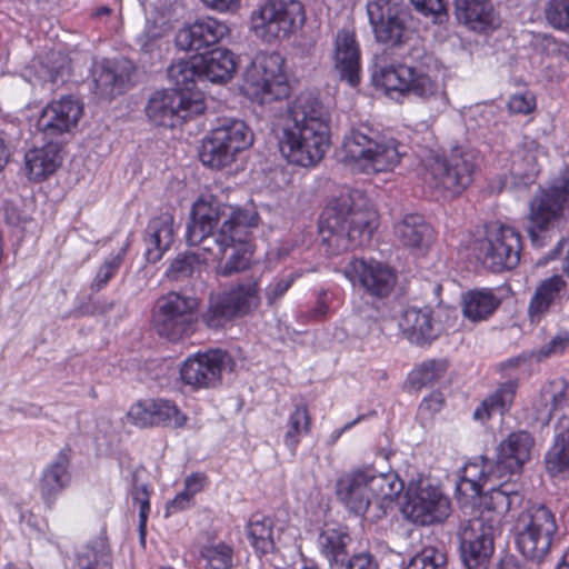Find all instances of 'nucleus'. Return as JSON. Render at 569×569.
<instances>
[{"instance_id":"nucleus-1","label":"nucleus","mask_w":569,"mask_h":569,"mask_svg":"<svg viewBox=\"0 0 569 569\" xmlns=\"http://www.w3.org/2000/svg\"><path fill=\"white\" fill-rule=\"evenodd\" d=\"M258 221V212L252 207H232L210 196L193 204L186 239L218 262L219 276L229 277L249 267L248 229Z\"/></svg>"},{"instance_id":"nucleus-2","label":"nucleus","mask_w":569,"mask_h":569,"mask_svg":"<svg viewBox=\"0 0 569 569\" xmlns=\"http://www.w3.org/2000/svg\"><path fill=\"white\" fill-rule=\"evenodd\" d=\"M330 144V114L313 92H301L291 103L279 138V149L288 162L311 167Z\"/></svg>"},{"instance_id":"nucleus-3","label":"nucleus","mask_w":569,"mask_h":569,"mask_svg":"<svg viewBox=\"0 0 569 569\" xmlns=\"http://www.w3.org/2000/svg\"><path fill=\"white\" fill-rule=\"evenodd\" d=\"M377 228V213L368 207H357L351 197L329 202L319 220V232L325 250L338 256L370 239Z\"/></svg>"},{"instance_id":"nucleus-4","label":"nucleus","mask_w":569,"mask_h":569,"mask_svg":"<svg viewBox=\"0 0 569 569\" xmlns=\"http://www.w3.org/2000/svg\"><path fill=\"white\" fill-rule=\"evenodd\" d=\"M341 160L351 170L378 173L393 170L407 154L405 144L367 126L352 128L341 146Z\"/></svg>"},{"instance_id":"nucleus-5","label":"nucleus","mask_w":569,"mask_h":569,"mask_svg":"<svg viewBox=\"0 0 569 569\" xmlns=\"http://www.w3.org/2000/svg\"><path fill=\"white\" fill-rule=\"evenodd\" d=\"M569 211V170H563L546 188H539L529 201L526 230L533 246L545 244V233Z\"/></svg>"},{"instance_id":"nucleus-6","label":"nucleus","mask_w":569,"mask_h":569,"mask_svg":"<svg viewBox=\"0 0 569 569\" xmlns=\"http://www.w3.org/2000/svg\"><path fill=\"white\" fill-rule=\"evenodd\" d=\"M558 531L556 516L545 505L533 503L515 519V543L520 553L537 563L549 555Z\"/></svg>"},{"instance_id":"nucleus-7","label":"nucleus","mask_w":569,"mask_h":569,"mask_svg":"<svg viewBox=\"0 0 569 569\" xmlns=\"http://www.w3.org/2000/svg\"><path fill=\"white\" fill-rule=\"evenodd\" d=\"M476 167V151L457 146L447 156L431 157L426 163L423 179L431 188L458 196L472 183Z\"/></svg>"},{"instance_id":"nucleus-8","label":"nucleus","mask_w":569,"mask_h":569,"mask_svg":"<svg viewBox=\"0 0 569 569\" xmlns=\"http://www.w3.org/2000/svg\"><path fill=\"white\" fill-rule=\"evenodd\" d=\"M373 81L387 93L413 94L430 103L436 111H441L448 106L447 93L439 83L428 74L406 64L380 68L373 73Z\"/></svg>"},{"instance_id":"nucleus-9","label":"nucleus","mask_w":569,"mask_h":569,"mask_svg":"<svg viewBox=\"0 0 569 569\" xmlns=\"http://www.w3.org/2000/svg\"><path fill=\"white\" fill-rule=\"evenodd\" d=\"M252 143V134L244 121L236 118L219 119L199 151L201 162L211 169L229 166L234 156Z\"/></svg>"},{"instance_id":"nucleus-10","label":"nucleus","mask_w":569,"mask_h":569,"mask_svg":"<svg viewBox=\"0 0 569 569\" xmlns=\"http://www.w3.org/2000/svg\"><path fill=\"white\" fill-rule=\"evenodd\" d=\"M367 14L376 41L387 47L402 46L415 31L411 10L403 0L369 1Z\"/></svg>"},{"instance_id":"nucleus-11","label":"nucleus","mask_w":569,"mask_h":569,"mask_svg":"<svg viewBox=\"0 0 569 569\" xmlns=\"http://www.w3.org/2000/svg\"><path fill=\"white\" fill-rule=\"evenodd\" d=\"M283 64L279 52L258 53L244 72L247 92L261 103L287 97L289 84Z\"/></svg>"},{"instance_id":"nucleus-12","label":"nucleus","mask_w":569,"mask_h":569,"mask_svg":"<svg viewBox=\"0 0 569 569\" xmlns=\"http://www.w3.org/2000/svg\"><path fill=\"white\" fill-rule=\"evenodd\" d=\"M199 301L191 296L169 292L157 302L152 328L162 338L178 341L190 336L197 321Z\"/></svg>"},{"instance_id":"nucleus-13","label":"nucleus","mask_w":569,"mask_h":569,"mask_svg":"<svg viewBox=\"0 0 569 569\" xmlns=\"http://www.w3.org/2000/svg\"><path fill=\"white\" fill-rule=\"evenodd\" d=\"M521 249L520 233L512 227L497 222L487 226L485 238L476 240L472 248L477 259L493 272L516 268Z\"/></svg>"},{"instance_id":"nucleus-14","label":"nucleus","mask_w":569,"mask_h":569,"mask_svg":"<svg viewBox=\"0 0 569 569\" xmlns=\"http://www.w3.org/2000/svg\"><path fill=\"white\" fill-rule=\"evenodd\" d=\"M303 22V6L298 0H266L252 14V29L266 42L288 38Z\"/></svg>"},{"instance_id":"nucleus-15","label":"nucleus","mask_w":569,"mask_h":569,"mask_svg":"<svg viewBox=\"0 0 569 569\" xmlns=\"http://www.w3.org/2000/svg\"><path fill=\"white\" fill-rule=\"evenodd\" d=\"M204 110L203 99L198 93L187 97L178 90H158L148 99L144 113L154 126L173 128Z\"/></svg>"},{"instance_id":"nucleus-16","label":"nucleus","mask_w":569,"mask_h":569,"mask_svg":"<svg viewBox=\"0 0 569 569\" xmlns=\"http://www.w3.org/2000/svg\"><path fill=\"white\" fill-rule=\"evenodd\" d=\"M260 301L257 282L239 284L238 287L212 297L202 321L208 328L219 329L234 318L242 317L258 307Z\"/></svg>"},{"instance_id":"nucleus-17","label":"nucleus","mask_w":569,"mask_h":569,"mask_svg":"<svg viewBox=\"0 0 569 569\" xmlns=\"http://www.w3.org/2000/svg\"><path fill=\"white\" fill-rule=\"evenodd\" d=\"M343 273L353 287L361 288L373 299L387 298L397 283L396 270L377 260L351 259L343 268Z\"/></svg>"},{"instance_id":"nucleus-18","label":"nucleus","mask_w":569,"mask_h":569,"mask_svg":"<svg viewBox=\"0 0 569 569\" xmlns=\"http://www.w3.org/2000/svg\"><path fill=\"white\" fill-rule=\"evenodd\" d=\"M497 531L481 521L469 519L459 530L460 555L466 569H487L493 553V539Z\"/></svg>"},{"instance_id":"nucleus-19","label":"nucleus","mask_w":569,"mask_h":569,"mask_svg":"<svg viewBox=\"0 0 569 569\" xmlns=\"http://www.w3.org/2000/svg\"><path fill=\"white\" fill-rule=\"evenodd\" d=\"M230 361V356L220 349L197 353L182 363L181 380L194 389L216 387Z\"/></svg>"},{"instance_id":"nucleus-20","label":"nucleus","mask_w":569,"mask_h":569,"mask_svg":"<svg viewBox=\"0 0 569 569\" xmlns=\"http://www.w3.org/2000/svg\"><path fill=\"white\" fill-rule=\"evenodd\" d=\"M403 516L419 526L442 521L449 513V500L435 487H419L407 492Z\"/></svg>"},{"instance_id":"nucleus-21","label":"nucleus","mask_w":569,"mask_h":569,"mask_svg":"<svg viewBox=\"0 0 569 569\" xmlns=\"http://www.w3.org/2000/svg\"><path fill=\"white\" fill-rule=\"evenodd\" d=\"M523 500V496L519 491V485L511 481H502L489 489L488 493L482 498L480 515L472 518V520L481 521L489 529L499 532L505 515L521 508Z\"/></svg>"},{"instance_id":"nucleus-22","label":"nucleus","mask_w":569,"mask_h":569,"mask_svg":"<svg viewBox=\"0 0 569 569\" xmlns=\"http://www.w3.org/2000/svg\"><path fill=\"white\" fill-rule=\"evenodd\" d=\"M132 63L124 59H104L91 69L94 92L102 99H112L128 89L133 72Z\"/></svg>"},{"instance_id":"nucleus-23","label":"nucleus","mask_w":569,"mask_h":569,"mask_svg":"<svg viewBox=\"0 0 569 569\" xmlns=\"http://www.w3.org/2000/svg\"><path fill=\"white\" fill-rule=\"evenodd\" d=\"M83 113L82 103L74 97L67 96L49 103L38 119V128L47 137H57L71 132Z\"/></svg>"},{"instance_id":"nucleus-24","label":"nucleus","mask_w":569,"mask_h":569,"mask_svg":"<svg viewBox=\"0 0 569 569\" xmlns=\"http://www.w3.org/2000/svg\"><path fill=\"white\" fill-rule=\"evenodd\" d=\"M228 32L223 22L207 17L180 29L174 41L180 50L200 52L217 44Z\"/></svg>"},{"instance_id":"nucleus-25","label":"nucleus","mask_w":569,"mask_h":569,"mask_svg":"<svg viewBox=\"0 0 569 569\" xmlns=\"http://www.w3.org/2000/svg\"><path fill=\"white\" fill-rule=\"evenodd\" d=\"M130 416L142 427L162 425L182 428L188 420L173 401L162 398L139 401L131 408Z\"/></svg>"},{"instance_id":"nucleus-26","label":"nucleus","mask_w":569,"mask_h":569,"mask_svg":"<svg viewBox=\"0 0 569 569\" xmlns=\"http://www.w3.org/2000/svg\"><path fill=\"white\" fill-rule=\"evenodd\" d=\"M333 67L340 80L350 87L360 82V49L355 32L349 29L338 30L335 38Z\"/></svg>"},{"instance_id":"nucleus-27","label":"nucleus","mask_w":569,"mask_h":569,"mask_svg":"<svg viewBox=\"0 0 569 569\" xmlns=\"http://www.w3.org/2000/svg\"><path fill=\"white\" fill-rule=\"evenodd\" d=\"M174 219L170 212H162L148 222L143 231L144 257L156 263L162 259L174 241Z\"/></svg>"},{"instance_id":"nucleus-28","label":"nucleus","mask_w":569,"mask_h":569,"mask_svg":"<svg viewBox=\"0 0 569 569\" xmlns=\"http://www.w3.org/2000/svg\"><path fill=\"white\" fill-rule=\"evenodd\" d=\"M547 157L546 149L536 140L525 139L511 153L510 174L515 184L528 187L540 172V161Z\"/></svg>"},{"instance_id":"nucleus-29","label":"nucleus","mask_w":569,"mask_h":569,"mask_svg":"<svg viewBox=\"0 0 569 569\" xmlns=\"http://www.w3.org/2000/svg\"><path fill=\"white\" fill-rule=\"evenodd\" d=\"M569 418V383L562 379L550 381L541 389L540 406L537 408V419L545 425L552 420L565 427Z\"/></svg>"},{"instance_id":"nucleus-30","label":"nucleus","mask_w":569,"mask_h":569,"mask_svg":"<svg viewBox=\"0 0 569 569\" xmlns=\"http://www.w3.org/2000/svg\"><path fill=\"white\" fill-rule=\"evenodd\" d=\"M399 328L402 335L417 346L430 345L440 335V326L430 308H408L401 316Z\"/></svg>"},{"instance_id":"nucleus-31","label":"nucleus","mask_w":569,"mask_h":569,"mask_svg":"<svg viewBox=\"0 0 569 569\" xmlns=\"http://www.w3.org/2000/svg\"><path fill=\"white\" fill-rule=\"evenodd\" d=\"M368 476L365 470L343 475L337 481V496L356 515H363L372 502Z\"/></svg>"},{"instance_id":"nucleus-32","label":"nucleus","mask_w":569,"mask_h":569,"mask_svg":"<svg viewBox=\"0 0 569 569\" xmlns=\"http://www.w3.org/2000/svg\"><path fill=\"white\" fill-rule=\"evenodd\" d=\"M200 67V80L212 83H226L238 68V58L226 48H216L197 57Z\"/></svg>"},{"instance_id":"nucleus-33","label":"nucleus","mask_w":569,"mask_h":569,"mask_svg":"<svg viewBox=\"0 0 569 569\" xmlns=\"http://www.w3.org/2000/svg\"><path fill=\"white\" fill-rule=\"evenodd\" d=\"M61 162V147L54 142L32 148L24 154V170L28 178L33 181H41L54 173Z\"/></svg>"},{"instance_id":"nucleus-34","label":"nucleus","mask_w":569,"mask_h":569,"mask_svg":"<svg viewBox=\"0 0 569 569\" xmlns=\"http://www.w3.org/2000/svg\"><path fill=\"white\" fill-rule=\"evenodd\" d=\"M567 283L559 274L542 280L535 290L528 306L531 322H539L555 306L561 301Z\"/></svg>"},{"instance_id":"nucleus-35","label":"nucleus","mask_w":569,"mask_h":569,"mask_svg":"<svg viewBox=\"0 0 569 569\" xmlns=\"http://www.w3.org/2000/svg\"><path fill=\"white\" fill-rule=\"evenodd\" d=\"M69 450H61L56 460L46 467L40 481V493L44 503L51 508L57 496L69 485Z\"/></svg>"},{"instance_id":"nucleus-36","label":"nucleus","mask_w":569,"mask_h":569,"mask_svg":"<svg viewBox=\"0 0 569 569\" xmlns=\"http://www.w3.org/2000/svg\"><path fill=\"white\" fill-rule=\"evenodd\" d=\"M351 537L346 527H326L320 532L317 545L331 569H342L349 558L348 546Z\"/></svg>"},{"instance_id":"nucleus-37","label":"nucleus","mask_w":569,"mask_h":569,"mask_svg":"<svg viewBox=\"0 0 569 569\" xmlns=\"http://www.w3.org/2000/svg\"><path fill=\"white\" fill-rule=\"evenodd\" d=\"M395 237L407 248L427 249L433 240V229L422 216L412 213L396 223Z\"/></svg>"},{"instance_id":"nucleus-38","label":"nucleus","mask_w":569,"mask_h":569,"mask_svg":"<svg viewBox=\"0 0 569 569\" xmlns=\"http://www.w3.org/2000/svg\"><path fill=\"white\" fill-rule=\"evenodd\" d=\"M455 14L460 22L476 31H485L495 23L490 0H453Z\"/></svg>"},{"instance_id":"nucleus-39","label":"nucleus","mask_w":569,"mask_h":569,"mask_svg":"<svg viewBox=\"0 0 569 569\" xmlns=\"http://www.w3.org/2000/svg\"><path fill=\"white\" fill-rule=\"evenodd\" d=\"M168 78L174 84L172 90L183 92L187 97L194 96L196 93L202 99V90L199 87L203 83L200 80V67L194 57L192 60H179L168 68Z\"/></svg>"},{"instance_id":"nucleus-40","label":"nucleus","mask_w":569,"mask_h":569,"mask_svg":"<svg viewBox=\"0 0 569 569\" xmlns=\"http://www.w3.org/2000/svg\"><path fill=\"white\" fill-rule=\"evenodd\" d=\"M518 383L509 380L499 386V388L488 396L473 412L476 420H488L491 416L498 413L503 415L513 403Z\"/></svg>"},{"instance_id":"nucleus-41","label":"nucleus","mask_w":569,"mask_h":569,"mask_svg":"<svg viewBox=\"0 0 569 569\" xmlns=\"http://www.w3.org/2000/svg\"><path fill=\"white\" fill-rule=\"evenodd\" d=\"M533 443V438L529 432L516 431L508 435L499 443L497 452L506 460H509L513 468L521 470L522 466L530 459Z\"/></svg>"},{"instance_id":"nucleus-42","label":"nucleus","mask_w":569,"mask_h":569,"mask_svg":"<svg viewBox=\"0 0 569 569\" xmlns=\"http://www.w3.org/2000/svg\"><path fill=\"white\" fill-rule=\"evenodd\" d=\"M499 305V298L491 290H472L463 297V315L472 321L483 320L491 316Z\"/></svg>"},{"instance_id":"nucleus-43","label":"nucleus","mask_w":569,"mask_h":569,"mask_svg":"<svg viewBox=\"0 0 569 569\" xmlns=\"http://www.w3.org/2000/svg\"><path fill=\"white\" fill-rule=\"evenodd\" d=\"M248 538L259 553L267 555L274 550L273 520L264 515H252L247 525Z\"/></svg>"},{"instance_id":"nucleus-44","label":"nucleus","mask_w":569,"mask_h":569,"mask_svg":"<svg viewBox=\"0 0 569 569\" xmlns=\"http://www.w3.org/2000/svg\"><path fill=\"white\" fill-rule=\"evenodd\" d=\"M79 569H112L111 555L104 537H97L77 555Z\"/></svg>"},{"instance_id":"nucleus-45","label":"nucleus","mask_w":569,"mask_h":569,"mask_svg":"<svg viewBox=\"0 0 569 569\" xmlns=\"http://www.w3.org/2000/svg\"><path fill=\"white\" fill-rule=\"evenodd\" d=\"M369 481V491H371L372 501L393 500L403 490V482L395 472L376 473L371 469H365Z\"/></svg>"},{"instance_id":"nucleus-46","label":"nucleus","mask_w":569,"mask_h":569,"mask_svg":"<svg viewBox=\"0 0 569 569\" xmlns=\"http://www.w3.org/2000/svg\"><path fill=\"white\" fill-rule=\"evenodd\" d=\"M545 465L547 472L553 477L569 471V429L557 436L546 453Z\"/></svg>"},{"instance_id":"nucleus-47","label":"nucleus","mask_w":569,"mask_h":569,"mask_svg":"<svg viewBox=\"0 0 569 569\" xmlns=\"http://www.w3.org/2000/svg\"><path fill=\"white\" fill-rule=\"evenodd\" d=\"M310 431V416L305 405L297 406L290 415L288 430L284 435V443L295 453L300 441L299 437Z\"/></svg>"},{"instance_id":"nucleus-48","label":"nucleus","mask_w":569,"mask_h":569,"mask_svg":"<svg viewBox=\"0 0 569 569\" xmlns=\"http://www.w3.org/2000/svg\"><path fill=\"white\" fill-rule=\"evenodd\" d=\"M200 558L212 569H230L233 565V549L224 542H211L200 548Z\"/></svg>"},{"instance_id":"nucleus-49","label":"nucleus","mask_w":569,"mask_h":569,"mask_svg":"<svg viewBox=\"0 0 569 569\" xmlns=\"http://www.w3.org/2000/svg\"><path fill=\"white\" fill-rule=\"evenodd\" d=\"M447 369L448 363L445 360L425 361L415 371H412L410 376L411 382L418 388L433 385L445 375Z\"/></svg>"},{"instance_id":"nucleus-50","label":"nucleus","mask_w":569,"mask_h":569,"mask_svg":"<svg viewBox=\"0 0 569 569\" xmlns=\"http://www.w3.org/2000/svg\"><path fill=\"white\" fill-rule=\"evenodd\" d=\"M545 16L553 28L569 30V0H549L546 4ZM561 52L569 61V44Z\"/></svg>"},{"instance_id":"nucleus-51","label":"nucleus","mask_w":569,"mask_h":569,"mask_svg":"<svg viewBox=\"0 0 569 569\" xmlns=\"http://www.w3.org/2000/svg\"><path fill=\"white\" fill-rule=\"evenodd\" d=\"M128 247L129 242L127 241L117 254L110 257L109 259H106V261L100 266L91 283V289L93 291L98 292L102 290L108 284V282L113 278V276L118 272L119 268L123 262L124 256L127 254Z\"/></svg>"},{"instance_id":"nucleus-52","label":"nucleus","mask_w":569,"mask_h":569,"mask_svg":"<svg viewBox=\"0 0 569 569\" xmlns=\"http://www.w3.org/2000/svg\"><path fill=\"white\" fill-rule=\"evenodd\" d=\"M487 457L480 456L475 461L468 462L462 472L461 483H469L475 493L488 485Z\"/></svg>"},{"instance_id":"nucleus-53","label":"nucleus","mask_w":569,"mask_h":569,"mask_svg":"<svg viewBox=\"0 0 569 569\" xmlns=\"http://www.w3.org/2000/svg\"><path fill=\"white\" fill-rule=\"evenodd\" d=\"M208 260L207 257L200 258V253H187L174 259L167 273L172 280H180L193 274L202 262Z\"/></svg>"},{"instance_id":"nucleus-54","label":"nucleus","mask_w":569,"mask_h":569,"mask_svg":"<svg viewBox=\"0 0 569 569\" xmlns=\"http://www.w3.org/2000/svg\"><path fill=\"white\" fill-rule=\"evenodd\" d=\"M131 496L134 503L139 505V530L143 539L147 528V520L150 512V492L146 483L138 482V476H132Z\"/></svg>"},{"instance_id":"nucleus-55","label":"nucleus","mask_w":569,"mask_h":569,"mask_svg":"<svg viewBox=\"0 0 569 569\" xmlns=\"http://www.w3.org/2000/svg\"><path fill=\"white\" fill-rule=\"evenodd\" d=\"M447 557L440 550L429 547L415 555L405 569H446Z\"/></svg>"},{"instance_id":"nucleus-56","label":"nucleus","mask_w":569,"mask_h":569,"mask_svg":"<svg viewBox=\"0 0 569 569\" xmlns=\"http://www.w3.org/2000/svg\"><path fill=\"white\" fill-rule=\"evenodd\" d=\"M487 476L488 485L498 486L502 481H510L513 475L520 472V470L513 468V465L506 460L502 456L497 452L495 460L487 458Z\"/></svg>"},{"instance_id":"nucleus-57","label":"nucleus","mask_w":569,"mask_h":569,"mask_svg":"<svg viewBox=\"0 0 569 569\" xmlns=\"http://www.w3.org/2000/svg\"><path fill=\"white\" fill-rule=\"evenodd\" d=\"M69 72L68 58L61 53H51L47 57V62L41 63L40 74L44 80L56 83L58 80L63 81V77Z\"/></svg>"},{"instance_id":"nucleus-58","label":"nucleus","mask_w":569,"mask_h":569,"mask_svg":"<svg viewBox=\"0 0 569 569\" xmlns=\"http://www.w3.org/2000/svg\"><path fill=\"white\" fill-rule=\"evenodd\" d=\"M415 9L433 23L442 24L448 20V11L442 0H410Z\"/></svg>"},{"instance_id":"nucleus-59","label":"nucleus","mask_w":569,"mask_h":569,"mask_svg":"<svg viewBox=\"0 0 569 569\" xmlns=\"http://www.w3.org/2000/svg\"><path fill=\"white\" fill-rule=\"evenodd\" d=\"M293 281L295 277L292 274L273 279V281L270 282L264 290L268 305L271 306L281 299L288 289L292 286Z\"/></svg>"},{"instance_id":"nucleus-60","label":"nucleus","mask_w":569,"mask_h":569,"mask_svg":"<svg viewBox=\"0 0 569 569\" xmlns=\"http://www.w3.org/2000/svg\"><path fill=\"white\" fill-rule=\"evenodd\" d=\"M569 345V332H561L543 345L538 351L537 358L541 360L552 355L561 353Z\"/></svg>"},{"instance_id":"nucleus-61","label":"nucleus","mask_w":569,"mask_h":569,"mask_svg":"<svg viewBox=\"0 0 569 569\" xmlns=\"http://www.w3.org/2000/svg\"><path fill=\"white\" fill-rule=\"evenodd\" d=\"M342 569H379V566L371 553L359 552L349 557Z\"/></svg>"},{"instance_id":"nucleus-62","label":"nucleus","mask_w":569,"mask_h":569,"mask_svg":"<svg viewBox=\"0 0 569 569\" xmlns=\"http://www.w3.org/2000/svg\"><path fill=\"white\" fill-rule=\"evenodd\" d=\"M508 106L511 112L526 114L535 109L536 101L531 94H515Z\"/></svg>"},{"instance_id":"nucleus-63","label":"nucleus","mask_w":569,"mask_h":569,"mask_svg":"<svg viewBox=\"0 0 569 569\" xmlns=\"http://www.w3.org/2000/svg\"><path fill=\"white\" fill-rule=\"evenodd\" d=\"M206 480V476L200 472H194L188 476L184 480V491L193 497L203 489Z\"/></svg>"},{"instance_id":"nucleus-64","label":"nucleus","mask_w":569,"mask_h":569,"mask_svg":"<svg viewBox=\"0 0 569 569\" xmlns=\"http://www.w3.org/2000/svg\"><path fill=\"white\" fill-rule=\"evenodd\" d=\"M443 402L445 399L441 392H432L428 397L423 398V400L420 403V409L435 413L440 411Z\"/></svg>"}]
</instances>
